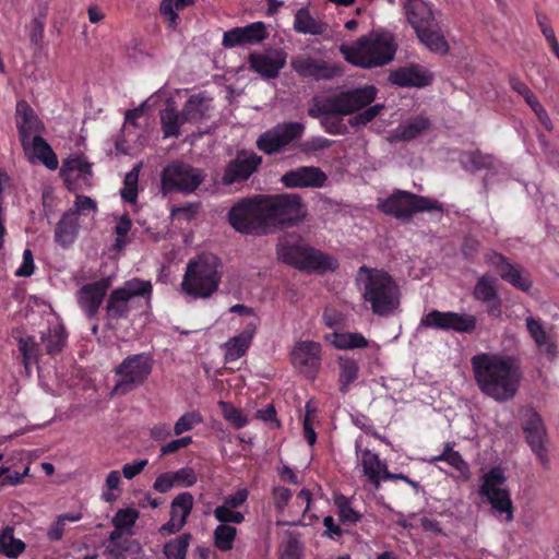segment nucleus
Segmentation results:
<instances>
[{"label":"nucleus","mask_w":559,"mask_h":559,"mask_svg":"<svg viewBox=\"0 0 559 559\" xmlns=\"http://www.w3.org/2000/svg\"><path fill=\"white\" fill-rule=\"evenodd\" d=\"M132 226V221L129 217L128 214H123L116 227H115V234H116V240H115V247L116 248H122L126 246V237L129 234Z\"/></svg>","instance_id":"e2e57ef3"},{"label":"nucleus","mask_w":559,"mask_h":559,"mask_svg":"<svg viewBox=\"0 0 559 559\" xmlns=\"http://www.w3.org/2000/svg\"><path fill=\"white\" fill-rule=\"evenodd\" d=\"M521 427L531 451L544 467L549 465L548 435L540 414L530 407L523 411Z\"/></svg>","instance_id":"4468645a"},{"label":"nucleus","mask_w":559,"mask_h":559,"mask_svg":"<svg viewBox=\"0 0 559 559\" xmlns=\"http://www.w3.org/2000/svg\"><path fill=\"white\" fill-rule=\"evenodd\" d=\"M79 224L72 210L62 214L55 228V241L62 248L70 247L78 235Z\"/></svg>","instance_id":"c756f323"},{"label":"nucleus","mask_w":559,"mask_h":559,"mask_svg":"<svg viewBox=\"0 0 559 559\" xmlns=\"http://www.w3.org/2000/svg\"><path fill=\"white\" fill-rule=\"evenodd\" d=\"M151 282L132 278L112 289L106 300L105 312L109 321L128 319L133 310L145 309L152 298Z\"/></svg>","instance_id":"39448f33"},{"label":"nucleus","mask_w":559,"mask_h":559,"mask_svg":"<svg viewBox=\"0 0 559 559\" xmlns=\"http://www.w3.org/2000/svg\"><path fill=\"white\" fill-rule=\"evenodd\" d=\"M29 152H33L35 157L48 169L56 170L58 168L59 162L56 153L40 134H35L32 138Z\"/></svg>","instance_id":"e433bc0d"},{"label":"nucleus","mask_w":559,"mask_h":559,"mask_svg":"<svg viewBox=\"0 0 559 559\" xmlns=\"http://www.w3.org/2000/svg\"><path fill=\"white\" fill-rule=\"evenodd\" d=\"M334 506L337 509L338 520L342 525H356L362 519V514L354 508L352 498L342 493L335 495Z\"/></svg>","instance_id":"ea45409f"},{"label":"nucleus","mask_w":559,"mask_h":559,"mask_svg":"<svg viewBox=\"0 0 559 559\" xmlns=\"http://www.w3.org/2000/svg\"><path fill=\"white\" fill-rule=\"evenodd\" d=\"M425 328L456 333L471 334L476 330L477 319L474 314L454 311L431 310L420 320Z\"/></svg>","instance_id":"dca6fc26"},{"label":"nucleus","mask_w":559,"mask_h":559,"mask_svg":"<svg viewBox=\"0 0 559 559\" xmlns=\"http://www.w3.org/2000/svg\"><path fill=\"white\" fill-rule=\"evenodd\" d=\"M92 166L93 164L85 160L82 156L70 157L63 160L60 176L67 185L70 183L71 175L74 171L79 174V178L86 180L88 177L93 176Z\"/></svg>","instance_id":"4c0bfd02"},{"label":"nucleus","mask_w":559,"mask_h":559,"mask_svg":"<svg viewBox=\"0 0 559 559\" xmlns=\"http://www.w3.org/2000/svg\"><path fill=\"white\" fill-rule=\"evenodd\" d=\"M261 195L245 198L230 207L227 219L236 231L253 236L267 235L266 216Z\"/></svg>","instance_id":"1a4fd4ad"},{"label":"nucleus","mask_w":559,"mask_h":559,"mask_svg":"<svg viewBox=\"0 0 559 559\" xmlns=\"http://www.w3.org/2000/svg\"><path fill=\"white\" fill-rule=\"evenodd\" d=\"M260 324V318H254L246 322L242 331L230 337L224 345L225 362H233L241 358L249 350L252 340Z\"/></svg>","instance_id":"a878e982"},{"label":"nucleus","mask_w":559,"mask_h":559,"mask_svg":"<svg viewBox=\"0 0 559 559\" xmlns=\"http://www.w3.org/2000/svg\"><path fill=\"white\" fill-rule=\"evenodd\" d=\"M82 519V513H64L57 518V521L49 527L47 536L50 540H60L63 536L67 522H78Z\"/></svg>","instance_id":"864d4df0"},{"label":"nucleus","mask_w":559,"mask_h":559,"mask_svg":"<svg viewBox=\"0 0 559 559\" xmlns=\"http://www.w3.org/2000/svg\"><path fill=\"white\" fill-rule=\"evenodd\" d=\"M237 528L231 525L219 524L213 532L214 546L223 552L234 548Z\"/></svg>","instance_id":"49530a36"},{"label":"nucleus","mask_w":559,"mask_h":559,"mask_svg":"<svg viewBox=\"0 0 559 559\" xmlns=\"http://www.w3.org/2000/svg\"><path fill=\"white\" fill-rule=\"evenodd\" d=\"M204 99L199 95H192L185 103L181 114L182 122H197L204 116L203 109Z\"/></svg>","instance_id":"8fccbe9b"},{"label":"nucleus","mask_w":559,"mask_h":559,"mask_svg":"<svg viewBox=\"0 0 559 559\" xmlns=\"http://www.w3.org/2000/svg\"><path fill=\"white\" fill-rule=\"evenodd\" d=\"M262 164V157L251 152L241 151L237 157L228 162L225 167L222 182L225 186L239 183L248 180Z\"/></svg>","instance_id":"aec40b11"},{"label":"nucleus","mask_w":559,"mask_h":559,"mask_svg":"<svg viewBox=\"0 0 559 559\" xmlns=\"http://www.w3.org/2000/svg\"><path fill=\"white\" fill-rule=\"evenodd\" d=\"M536 23L545 37L547 44L558 40L556 37L555 29L551 26L549 16L540 11H536Z\"/></svg>","instance_id":"0e129e2a"},{"label":"nucleus","mask_w":559,"mask_h":559,"mask_svg":"<svg viewBox=\"0 0 559 559\" xmlns=\"http://www.w3.org/2000/svg\"><path fill=\"white\" fill-rule=\"evenodd\" d=\"M276 250L282 262L301 271L325 273L337 267V262L333 258L308 247L301 239L281 241Z\"/></svg>","instance_id":"6e6552de"},{"label":"nucleus","mask_w":559,"mask_h":559,"mask_svg":"<svg viewBox=\"0 0 559 559\" xmlns=\"http://www.w3.org/2000/svg\"><path fill=\"white\" fill-rule=\"evenodd\" d=\"M302 545L298 538L289 536L281 546L280 559H301Z\"/></svg>","instance_id":"bf43d9fd"},{"label":"nucleus","mask_w":559,"mask_h":559,"mask_svg":"<svg viewBox=\"0 0 559 559\" xmlns=\"http://www.w3.org/2000/svg\"><path fill=\"white\" fill-rule=\"evenodd\" d=\"M329 25L312 16L308 8H301L295 13L294 29L299 34L319 36L323 35Z\"/></svg>","instance_id":"7c9ffc66"},{"label":"nucleus","mask_w":559,"mask_h":559,"mask_svg":"<svg viewBox=\"0 0 559 559\" xmlns=\"http://www.w3.org/2000/svg\"><path fill=\"white\" fill-rule=\"evenodd\" d=\"M359 275L365 274L362 283V298L370 306L372 312L386 317L400 305V288L393 277L382 270L369 269L362 265Z\"/></svg>","instance_id":"7ed1b4c3"},{"label":"nucleus","mask_w":559,"mask_h":559,"mask_svg":"<svg viewBox=\"0 0 559 559\" xmlns=\"http://www.w3.org/2000/svg\"><path fill=\"white\" fill-rule=\"evenodd\" d=\"M471 362L475 382L484 395L499 403L516 395L522 372L511 358L485 353L472 357Z\"/></svg>","instance_id":"f257e3e1"},{"label":"nucleus","mask_w":559,"mask_h":559,"mask_svg":"<svg viewBox=\"0 0 559 559\" xmlns=\"http://www.w3.org/2000/svg\"><path fill=\"white\" fill-rule=\"evenodd\" d=\"M293 70L301 78H309L317 82L331 81L344 74V67L340 62H329L311 57H297L292 60Z\"/></svg>","instance_id":"f3484780"},{"label":"nucleus","mask_w":559,"mask_h":559,"mask_svg":"<svg viewBox=\"0 0 559 559\" xmlns=\"http://www.w3.org/2000/svg\"><path fill=\"white\" fill-rule=\"evenodd\" d=\"M160 123L164 138H177L180 134L181 114L171 107H167L160 111Z\"/></svg>","instance_id":"a18cd8bd"},{"label":"nucleus","mask_w":559,"mask_h":559,"mask_svg":"<svg viewBox=\"0 0 559 559\" xmlns=\"http://www.w3.org/2000/svg\"><path fill=\"white\" fill-rule=\"evenodd\" d=\"M325 340L337 349H360L369 345L368 340L358 332H333L325 335Z\"/></svg>","instance_id":"f704fd0d"},{"label":"nucleus","mask_w":559,"mask_h":559,"mask_svg":"<svg viewBox=\"0 0 559 559\" xmlns=\"http://www.w3.org/2000/svg\"><path fill=\"white\" fill-rule=\"evenodd\" d=\"M191 539V534L183 533L180 536L168 540L163 547V554L167 559H187V552Z\"/></svg>","instance_id":"c03bdc74"},{"label":"nucleus","mask_w":559,"mask_h":559,"mask_svg":"<svg viewBox=\"0 0 559 559\" xmlns=\"http://www.w3.org/2000/svg\"><path fill=\"white\" fill-rule=\"evenodd\" d=\"M17 345L23 357L24 368L29 373L32 365L38 361V345L34 336L20 337Z\"/></svg>","instance_id":"09e8293b"},{"label":"nucleus","mask_w":559,"mask_h":559,"mask_svg":"<svg viewBox=\"0 0 559 559\" xmlns=\"http://www.w3.org/2000/svg\"><path fill=\"white\" fill-rule=\"evenodd\" d=\"M469 162L473 167L479 169H490L495 166V158L492 155L484 154L480 151H474L469 154Z\"/></svg>","instance_id":"338daca9"},{"label":"nucleus","mask_w":559,"mask_h":559,"mask_svg":"<svg viewBox=\"0 0 559 559\" xmlns=\"http://www.w3.org/2000/svg\"><path fill=\"white\" fill-rule=\"evenodd\" d=\"M171 475L176 485L185 487H192L198 480L194 469L189 466L171 472Z\"/></svg>","instance_id":"69168bd1"},{"label":"nucleus","mask_w":559,"mask_h":559,"mask_svg":"<svg viewBox=\"0 0 559 559\" xmlns=\"http://www.w3.org/2000/svg\"><path fill=\"white\" fill-rule=\"evenodd\" d=\"M506 483V476L499 467H492L483 477L479 488L481 497L486 498L492 510L499 514H506L507 521L513 519V503L508 489L501 488Z\"/></svg>","instance_id":"ddd939ff"},{"label":"nucleus","mask_w":559,"mask_h":559,"mask_svg":"<svg viewBox=\"0 0 559 559\" xmlns=\"http://www.w3.org/2000/svg\"><path fill=\"white\" fill-rule=\"evenodd\" d=\"M267 234L302 223L308 214L306 203L297 193L262 194Z\"/></svg>","instance_id":"423d86ee"},{"label":"nucleus","mask_w":559,"mask_h":559,"mask_svg":"<svg viewBox=\"0 0 559 559\" xmlns=\"http://www.w3.org/2000/svg\"><path fill=\"white\" fill-rule=\"evenodd\" d=\"M403 9L415 33L437 22L431 5L424 0H403Z\"/></svg>","instance_id":"c85d7f7f"},{"label":"nucleus","mask_w":559,"mask_h":559,"mask_svg":"<svg viewBox=\"0 0 559 559\" xmlns=\"http://www.w3.org/2000/svg\"><path fill=\"white\" fill-rule=\"evenodd\" d=\"M473 297L486 305V312L489 317H501L502 301L498 294L497 278L488 274L481 275L474 286Z\"/></svg>","instance_id":"393cba45"},{"label":"nucleus","mask_w":559,"mask_h":559,"mask_svg":"<svg viewBox=\"0 0 559 559\" xmlns=\"http://www.w3.org/2000/svg\"><path fill=\"white\" fill-rule=\"evenodd\" d=\"M292 497L293 493L290 489L283 486L274 487L272 490V499L275 511L277 513H283L292 500Z\"/></svg>","instance_id":"052dcab7"},{"label":"nucleus","mask_w":559,"mask_h":559,"mask_svg":"<svg viewBox=\"0 0 559 559\" xmlns=\"http://www.w3.org/2000/svg\"><path fill=\"white\" fill-rule=\"evenodd\" d=\"M378 207L386 215L406 221L416 213L441 211V204L438 201L405 190H395L385 200L380 201Z\"/></svg>","instance_id":"9b49d317"},{"label":"nucleus","mask_w":559,"mask_h":559,"mask_svg":"<svg viewBox=\"0 0 559 559\" xmlns=\"http://www.w3.org/2000/svg\"><path fill=\"white\" fill-rule=\"evenodd\" d=\"M360 463L364 475L376 488H379L382 476L385 469H388L385 462L380 460L379 454L365 449L361 451Z\"/></svg>","instance_id":"2f4dec72"},{"label":"nucleus","mask_w":559,"mask_h":559,"mask_svg":"<svg viewBox=\"0 0 559 559\" xmlns=\"http://www.w3.org/2000/svg\"><path fill=\"white\" fill-rule=\"evenodd\" d=\"M25 548V543L14 537L13 527L5 526L0 531V554H3L8 558H16Z\"/></svg>","instance_id":"a19ab883"},{"label":"nucleus","mask_w":559,"mask_h":559,"mask_svg":"<svg viewBox=\"0 0 559 559\" xmlns=\"http://www.w3.org/2000/svg\"><path fill=\"white\" fill-rule=\"evenodd\" d=\"M221 261L214 254H200L189 261L181 289L193 298H209L217 292L222 274Z\"/></svg>","instance_id":"20e7f679"},{"label":"nucleus","mask_w":559,"mask_h":559,"mask_svg":"<svg viewBox=\"0 0 559 559\" xmlns=\"http://www.w3.org/2000/svg\"><path fill=\"white\" fill-rule=\"evenodd\" d=\"M110 286V277H102L98 281L83 285L78 290V305L87 319L92 320L97 316Z\"/></svg>","instance_id":"6ab92c4d"},{"label":"nucleus","mask_w":559,"mask_h":559,"mask_svg":"<svg viewBox=\"0 0 559 559\" xmlns=\"http://www.w3.org/2000/svg\"><path fill=\"white\" fill-rule=\"evenodd\" d=\"M218 407L222 412L223 417L235 428L241 429L248 424L247 416L243 415L242 411L235 407L231 403L219 401Z\"/></svg>","instance_id":"3c124183"},{"label":"nucleus","mask_w":559,"mask_h":559,"mask_svg":"<svg viewBox=\"0 0 559 559\" xmlns=\"http://www.w3.org/2000/svg\"><path fill=\"white\" fill-rule=\"evenodd\" d=\"M435 461H442L452 466L456 472V478L466 481L471 477V469L468 463L463 459L459 451H455L449 444L445 445L441 454L433 459Z\"/></svg>","instance_id":"58836bf2"},{"label":"nucleus","mask_w":559,"mask_h":559,"mask_svg":"<svg viewBox=\"0 0 559 559\" xmlns=\"http://www.w3.org/2000/svg\"><path fill=\"white\" fill-rule=\"evenodd\" d=\"M338 49L346 62L371 69L391 62L396 53V44L391 32L380 31L359 37L353 45L342 44Z\"/></svg>","instance_id":"f03ea898"},{"label":"nucleus","mask_w":559,"mask_h":559,"mask_svg":"<svg viewBox=\"0 0 559 559\" xmlns=\"http://www.w3.org/2000/svg\"><path fill=\"white\" fill-rule=\"evenodd\" d=\"M203 418L199 412L185 413L174 426V433L181 436L182 433L192 430L197 425L201 424Z\"/></svg>","instance_id":"6e6d98bb"},{"label":"nucleus","mask_w":559,"mask_h":559,"mask_svg":"<svg viewBox=\"0 0 559 559\" xmlns=\"http://www.w3.org/2000/svg\"><path fill=\"white\" fill-rule=\"evenodd\" d=\"M525 325L530 336L534 340L538 348L544 349L548 355L556 354V344L551 341L539 319L527 317L525 319Z\"/></svg>","instance_id":"c9c22d12"},{"label":"nucleus","mask_w":559,"mask_h":559,"mask_svg":"<svg viewBox=\"0 0 559 559\" xmlns=\"http://www.w3.org/2000/svg\"><path fill=\"white\" fill-rule=\"evenodd\" d=\"M328 181L326 174L317 166H300L286 171L281 182L288 189L323 188Z\"/></svg>","instance_id":"b1692460"},{"label":"nucleus","mask_w":559,"mask_h":559,"mask_svg":"<svg viewBox=\"0 0 559 559\" xmlns=\"http://www.w3.org/2000/svg\"><path fill=\"white\" fill-rule=\"evenodd\" d=\"M138 512L134 509H120L112 519L116 528H129L134 525Z\"/></svg>","instance_id":"680f3d73"},{"label":"nucleus","mask_w":559,"mask_h":559,"mask_svg":"<svg viewBox=\"0 0 559 559\" xmlns=\"http://www.w3.org/2000/svg\"><path fill=\"white\" fill-rule=\"evenodd\" d=\"M15 122L25 154L31 150V138L44 131V124L26 100L16 103Z\"/></svg>","instance_id":"412c9836"},{"label":"nucleus","mask_w":559,"mask_h":559,"mask_svg":"<svg viewBox=\"0 0 559 559\" xmlns=\"http://www.w3.org/2000/svg\"><path fill=\"white\" fill-rule=\"evenodd\" d=\"M485 262L495 267L501 280L512 285L514 288L522 292H530L532 288V280L527 272L519 264H513L503 254L489 251L485 254Z\"/></svg>","instance_id":"a211bd4d"},{"label":"nucleus","mask_w":559,"mask_h":559,"mask_svg":"<svg viewBox=\"0 0 559 559\" xmlns=\"http://www.w3.org/2000/svg\"><path fill=\"white\" fill-rule=\"evenodd\" d=\"M141 165H135L123 179V187L120 191L121 199L127 203H135L138 200V182Z\"/></svg>","instance_id":"de8ad7c7"},{"label":"nucleus","mask_w":559,"mask_h":559,"mask_svg":"<svg viewBox=\"0 0 559 559\" xmlns=\"http://www.w3.org/2000/svg\"><path fill=\"white\" fill-rule=\"evenodd\" d=\"M378 90L373 85H365L324 98L309 109V116H347L369 106L377 97Z\"/></svg>","instance_id":"0eeeda50"},{"label":"nucleus","mask_w":559,"mask_h":559,"mask_svg":"<svg viewBox=\"0 0 559 559\" xmlns=\"http://www.w3.org/2000/svg\"><path fill=\"white\" fill-rule=\"evenodd\" d=\"M416 35L420 43H423L430 51L440 55H445L449 51L448 41L440 32V27L437 22L432 23L431 26H426L417 31Z\"/></svg>","instance_id":"72a5a7b5"},{"label":"nucleus","mask_w":559,"mask_h":559,"mask_svg":"<svg viewBox=\"0 0 559 559\" xmlns=\"http://www.w3.org/2000/svg\"><path fill=\"white\" fill-rule=\"evenodd\" d=\"M389 80L401 87H426L431 84L432 75L418 66H411L392 71Z\"/></svg>","instance_id":"cd10ccee"},{"label":"nucleus","mask_w":559,"mask_h":559,"mask_svg":"<svg viewBox=\"0 0 559 559\" xmlns=\"http://www.w3.org/2000/svg\"><path fill=\"white\" fill-rule=\"evenodd\" d=\"M214 518L219 524L229 525V523L241 524L245 521V514L224 504L217 506L213 511Z\"/></svg>","instance_id":"5fc2aeb1"},{"label":"nucleus","mask_w":559,"mask_h":559,"mask_svg":"<svg viewBox=\"0 0 559 559\" xmlns=\"http://www.w3.org/2000/svg\"><path fill=\"white\" fill-rule=\"evenodd\" d=\"M74 207L72 212L76 215L85 214L86 212H96L97 203L95 200L87 195L78 194L74 201Z\"/></svg>","instance_id":"774afa93"},{"label":"nucleus","mask_w":559,"mask_h":559,"mask_svg":"<svg viewBox=\"0 0 559 559\" xmlns=\"http://www.w3.org/2000/svg\"><path fill=\"white\" fill-rule=\"evenodd\" d=\"M203 170L183 162H173L162 171L160 186L164 194L171 192L192 193L203 182Z\"/></svg>","instance_id":"f8f14e48"},{"label":"nucleus","mask_w":559,"mask_h":559,"mask_svg":"<svg viewBox=\"0 0 559 559\" xmlns=\"http://www.w3.org/2000/svg\"><path fill=\"white\" fill-rule=\"evenodd\" d=\"M153 362L150 353L127 356L115 369L118 380L112 394L126 395L144 384L153 370Z\"/></svg>","instance_id":"9d476101"},{"label":"nucleus","mask_w":559,"mask_h":559,"mask_svg":"<svg viewBox=\"0 0 559 559\" xmlns=\"http://www.w3.org/2000/svg\"><path fill=\"white\" fill-rule=\"evenodd\" d=\"M430 126L429 119L417 116L406 123L401 124L394 134V138L399 141H412L420 135Z\"/></svg>","instance_id":"79ce46f5"},{"label":"nucleus","mask_w":559,"mask_h":559,"mask_svg":"<svg viewBox=\"0 0 559 559\" xmlns=\"http://www.w3.org/2000/svg\"><path fill=\"white\" fill-rule=\"evenodd\" d=\"M383 108V104L367 106L365 110L358 112L350 119V126L360 127L368 124L382 111Z\"/></svg>","instance_id":"13d9d810"},{"label":"nucleus","mask_w":559,"mask_h":559,"mask_svg":"<svg viewBox=\"0 0 559 559\" xmlns=\"http://www.w3.org/2000/svg\"><path fill=\"white\" fill-rule=\"evenodd\" d=\"M338 367V391L342 394L349 392L350 386L358 380L359 366L356 359L349 356H340L337 358Z\"/></svg>","instance_id":"473e14b6"},{"label":"nucleus","mask_w":559,"mask_h":559,"mask_svg":"<svg viewBox=\"0 0 559 559\" xmlns=\"http://www.w3.org/2000/svg\"><path fill=\"white\" fill-rule=\"evenodd\" d=\"M269 36L266 26L258 21L242 27H234L223 34L222 45L225 48H235L246 45H258Z\"/></svg>","instance_id":"5701e85b"},{"label":"nucleus","mask_w":559,"mask_h":559,"mask_svg":"<svg viewBox=\"0 0 559 559\" xmlns=\"http://www.w3.org/2000/svg\"><path fill=\"white\" fill-rule=\"evenodd\" d=\"M193 496L186 491L179 493L174 498L170 506V514L178 515L180 519L187 521L193 508Z\"/></svg>","instance_id":"603ef678"},{"label":"nucleus","mask_w":559,"mask_h":559,"mask_svg":"<svg viewBox=\"0 0 559 559\" xmlns=\"http://www.w3.org/2000/svg\"><path fill=\"white\" fill-rule=\"evenodd\" d=\"M174 2L176 0H162L159 3V13L170 31L177 29L180 20L178 15L179 10H177Z\"/></svg>","instance_id":"4d7b16f0"},{"label":"nucleus","mask_w":559,"mask_h":559,"mask_svg":"<svg viewBox=\"0 0 559 559\" xmlns=\"http://www.w3.org/2000/svg\"><path fill=\"white\" fill-rule=\"evenodd\" d=\"M321 346L312 341H302L296 344L292 352L293 365L304 373L317 371L320 366Z\"/></svg>","instance_id":"bb28decb"},{"label":"nucleus","mask_w":559,"mask_h":559,"mask_svg":"<svg viewBox=\"0 0 559 559\" xmlns=\"http://www.w3.org/2000/svg\"><path fill=\"white\" fill-rule=\"evenodd\" d=\"M305 132L301 122H283L262 133L257 140L259 151L272 155L281 153L287 145L299 140Z\"/></svg>","instance_id":"2eb2a0df"},{"label":"nucleus","mask_w":559,"mask_h":559,"mask_svg":"<svg viewBox=\"0 0 559 559\" xmlns=\"http://www.w3.org/2000/svg\"><path fill=\"white\" fill-rule=\"evenodd\" d=\"M68 333L63 325H57L49 330L47 336H41L45 344L46 353L50 356H56L62 352L67 344Z\"/></svg>","instance_id":"37998d69"},{"label":"nucleus","mask_w":559,"mask_h":559,"mask_svg":"<svg viewBox=\"0 0 559 559\" xmlns=\"http://www.w3.org/2000/svg\"><path fill=\"white\" fill-rule=\"evenodd\" d=\"M286 61L287 53L282 49H275L269 53L251 52L248 56L250 70L264 80L278 78L281 70L286 66Z\"/></svg>","instance_id":"4be33fe9"}]
</instances>
